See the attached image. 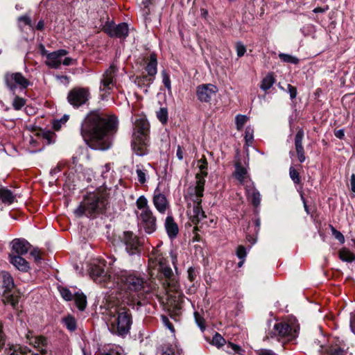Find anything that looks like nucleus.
<instances>
[{
  "instance_id": "nucleus-1",
  "label": "nucleus",
  "mask_w": 355,
  "mask_h": 355,
  "mask_svg": "<svg viewBox=\"0 0 355 355\" xmlns=\"http://www.w3.org/2000/svg\"><path fill=\"white\" fill-rule=\"evenodd\" d=\"M117 128L118 120L116 116L93 111L83 120L80 133L91 148L105 150L111 146L110 135L114 134Z\"/></svg>"
},
{
  "instance_id": "nucleus-2",
  "label": "nucleus",
  "mask_w": 355,
  "mask_h": 355,
  "mask_svg": "<svg viewBox=\"0 0 355 355\" xmlns=\"http://www.w3.org/2000/svg\"><path fill=\"white\" fill-rule=\"evenodd\" d=\"M149 266L156 268L164 278V286L168 292H175L177 295L171 296L168 300V311L174 315H178L182 308V297L178 293L180 284L177 275L174 274L168 264V261L164 257L163 253L157 246L153 248L149 257Z\"/></svg>"
},
{
  "instance_id": "nucleus-3",
  "label": "nucleus",
  "mask_w": 355,
  "mask_h": 355,
  "mask_svg": "<svg viewBox=\"0 0 355 355\" xmlns=\"http://www.w3.org/2000/svg\"><path fill=\"white\" fill-rule=\"evenodd\" d=\"M112 285L123 291L127 295L150 293L155 286L146 280L144 275L135 270L121 268L113 270Z\"/></svg>"
},
{
  "instance_id": "nucleus-4",
  "label": "nucleus",
  "mask_w": 355,
  "mask_h": 355,
  "mask_svg": "<svg viewBox=\"0 0 355 355\" xmlns=\"http://www.w3.org/2000/svg\"><path fill=\"white\" fill-rule=\"evenodd\" d=\"M204 186L205 181L201 179L198 181L197 185L189 189L187 195L189 200L187 215L189 220L194 225L198 224L202 219L206 217L201 206Z\"/></svg>"
},
{
  "instance_id": "nucleus-5",
  "label": "nucleus",
  "mask_w": 355,
  "mask_h": 355,
  "mask_svg": "<svg viewBox=\"0 0 355 355\" xmlns=\"http://www.w3.org/2000/svg\"><path fill=\"white\" fill-rule=\"evenodd\" d=\"M136 205L140 211L137 214L138 225L147 234L153 233L157 229V219L150 209L147 198L144 196H139Z\"/></svg>"
},
{
  "instance_id": "nucleus-6",
  "label": "nucleus",
  "mask_w": 355,
  "mask_h": 355,
  "mask_svg": "<svg viewBox=\"0 0 355 355\" xmlns=\"http://www.w3.org/2000/svg\"><path fill=\"white\" fill-rule=\"evenodd\" d=\"M106 204V199L102 194L89 193L75 209L74 214L78 217L83 215L93 216L102 212L105 208Z\"/></svg>"
},
{
  "instance_id": "nucleus-7",
  "label": "nucleus",
  "mask_w": 355,
  "mask_h": 355,
  "mask_svg": "<svg viewBox=\"0 0 355 355\" xmlns=\"http://www.w3.org/2000/svg\"><path fill=\"white\" fill-rule=\"evenodd\" d=\"M132 323L130 309L125 306L116 307L110 318V330L113 334L123 336L129 332Z\"/></svg>"
},
{
  "instance_id": "nucleus-8",
  "label": "nucleus",
  "mask_w": 355,
  "mask_h": 355,
  "mask_svg": "<svg viewBox=\"0 0 355 355\" xmlns=\"http://www.w3.org/2000/svg\"><path fill=\"white\" fill-rule=\"evenodd\" d=\"M89 275L92 279L99 284H103L105 286L112 288L113 281V271L108 272L105 270V261H99L98 264H92L90 267Z\"/></svg>"
},
{
  "instance_id": "nucleus-9",
  "label": "nucleus",
  "mask_w": 355,
  "mask_h": 355,
  "mask_svg": "<svg viewBox=\"0 0 355 355\" xmlns=\"http://www.w3.org/2000/svg\"><path fill=\"white\" fill-rule=\"evenodd\" d=\"M117 72L118 69L112 64L103 73L99 87L100 91L104 93L103 96L109 94L116 86Z\"/></svg>"
},
{
  "instance_id": "nucleus-10",
  "label": "nucleus",
  "mask_w": 355,
  "mask_h": 355,
  "mask_svg": "<svg viewBox=\"0 0 355 355\" xmlns=\"http://www.w3.org/2000/svg\"><path fill=\"white\" fill-rule=\"evenodd\" d=\"M3 79L6 86L12 92L17 88L25 89L31 85V82L20 72H7Z\"/></svg>"
},
{
  "instance_id": "nucleus-11",
  "label": "nucleus",
  "mask_w": 355,
  "mask_h": 355,
  "mask_svg": "<svg viewBox=\"0 0 355 355\" xmlns=\"http://www.w3.org/2000/svg\"><path fill=\"white\" fill-rule=\"evenodd\" d=\"M89 96L90 94L88 89L75 87L69 91L67 96V100L73 107H79L86 103Z\"/></svg>"
},
{
  "instance_id": "nucleus-12",
  "label": "nucleus",
  "mask_w": 355,
  "mask_h": 355,
  "mask_svg": "<svg viewBox=\"0 0 355 355\" xmlns=\"http://www.w3.org/2000/svg\"><path fill=\"white\" fill-rule=\"evenodd\" d=\"M296 331L286 322H277L275 324L271 332V337H278L279 338H286L288 340H292L296 336Z\"/></svg>"
},
{
  "instance_id": "nucleus-13",
  "label": "nucleus",
  "mask_w": 355,
  "mask_h": 355,
  "mask_svg": "<svg viewBox=\"0 0 355 355\" xmlns=\"http://www.w3.org/2000/svg\"><path fill=\"white\" fill-rule=\"evenodd\" d=\"M121 241L125 246V250L130 255L139 253L140 243L138 237L132 232L127 231L121 236Z\"/></svg>"
},
{
  "instance_id": "nucleus-14",
  "label": "nucleus",
  "mask_w": 355,
  "mask_h": 355,
  "mask_svg": "<svg viewBox=\"0 0 355 355\" xmlns=\"http://www.w3.org/2000/svg\"><path fill=\"white\" fill-rule=\"evenodd\" d=\"M218 92V88L213 84H202L196 87L198 99L202 103H208Z\"/></svg>"
},
{
  "instance_id": "nucleus-15",
  "label": "nucleus",
  "mask_w": 355,
  "mask_h": 355,
  "mask_svg": "<svg viewBox=\"0 0 355 355\" xmlns=\"http://www.w3.org/2000/svg\"><path fill=\"white\" fill-rule=\"evenodd\" d=\"M104 31L110 37L125 38L128 35V26L125 23L116 25L113 23H107L103 27Z\"/></svg>"
},
{
  "instance_id": "nucleus-16",
  "label": "nucleus",
  "mask_w": 355,
  "mask_h": 355,
  "mask_svg": "<svg viewBox=\"0 0 355 355\" xmlns=\"http://www.w3.org/2000/svg\"><path fill=\"white\" fill-rule=\"evenodd\" d=\"M153 203L157 211L162 214H164L169 208V202L166 196L161 193L158 187L154 191Z\"/></svg>"
},
{
  "instance_id": "nucleus-17",
  "label": "nucleus",
  "mask_w": 355,
  "mask_h": 355,
  "mask_svg": "<svg viewBox=\"0 0 355 355\" xmlns=\"http://www.w3.org/2000/svg\"><path fill=\"white\" fill-rule=\"evenodd\" d=\"M28 344L33 346L41 354H46L48 352V341L47 339L42 336H34L31 333L26 335Z\"/></svg>"
},
{
  "instance_id": "nucleus-18",
  "label": "nucleus",
  "mask_w": 355,
  "mask_h": 355,
  "mask_svg": "<svg viewBox=\"0 0 355 355\" xmlns=\"http://www.w3.org/2000/svg\"><path fill=\"white\" fill-rule=\"evenodd\" d=\"M67 54L64 49L58 50L47 54L46 64L50 68L58 69L62 63V59Z\"/></svg>"
},
{
  "instance_id": "nucleus-19",
  "label": "nucleus",
  "mask_w": 355,
  "mask_h": 355,
  "mask_svg": "<svg viewBox=\"0 0 355 355\" xmlns=\"http://www.w3.org/2000/svg\"><path fill=\"white\" fill-rule=\"evenodd\" d=\"M304 137V132L302 128H299L295 136V149L297 155L298 160L302 163L306 159L304 148L302 141Z\"/></svg>"
},
{
  "instance_id": "nucleus-20",
  "label": "nucleus",
  "mask_w": 355,
  "mask_h": 355,
  "mask_svg": "<svg viewBox=\"0 0 355 355\" xmlns=\"http://www.w3.org/2000/svg\"><path fill=\"white\" fill-rule=\"evenodd\" d=\"M149 123L146 119L140 118L136 120L135 123V128L133 132V137H147L148 138L149 133Z\"/></svg>"
},
{
  "instance_id": "nucleus-21",
  "label": "nucleus",
  "mask_w": 355,
  "mask_h": 355,
  "mask_svg": "<svg viewBox=\"0 0 355 355\" xmlns=\"http://www.w3.org/2000/svg\"><path fill=\"white\" fill-rule=\"evenodd\" d=\"M148 138L138 137L134 138L132 143L135 153L139 156H143L148 153Z\"/></svg>"
},
{
  "instance_id": "nucleus-22",
  "label": "nucleus",
  "mask_w": 355,
  "mask_h": 355,
  "mask_svg": "<svg viewBox=\"0 0 355 355\" xmlns=\"http://www.w3.org/2000/svg\"><path fill=\"white\" fill-rule=\"evenodd\" d=\"M164 227L167 235L171 239H174L177 237L179 233V227L171 215H168L166 218Z\"/></svg>"
},
{
  "instance_id": "nucleus-23",
  "label": "nucleus",
  "mask_w": 355,
  "mask_h": 355,
  "mask_svg": "<svg viewBox=\"0 0 355 355\" xmlns=\"http://www.w3.org/2000/svg\"><path fill=\"white\" fill-rule=\"evenodd\" d=\"M12 248L16 255H24L28 252L30 244L24 239H15L12 241Z\"/></svg>"
},
{
  "instance_id": "nucleus-24",
  "label": "nucleus",
  "mask_w": 355,
  "mask_h": 355,
  "mask_svg": "<svg viewBox=\"0 0 355 355\" xmlns=\"http://www.w3.org/2000/svg\"><path fill=\"white\" fill-rule=\"evenodd\" d=\"M21 256L10 254V261L19 270L26 272L30 268L29 263Z\"/></svg>"
},
{
  "instance_id": "nucleus-25",
  "label": "nucleus",
  "mask_w": 355,
  "mask_h": 355,
  "mask_svg": "<svg viewBox=\"0 0 355 355\" xmlns=\"http://www.w3.org/2000/svg\"><path fill=\"white\" fill-rule=\"evenodd\" d=\"M151 168L150 164H147L146 166L142 164H137L136 166L137 180L141 184H144L147 182L149 177V169Z\"/></svg>"
},
{
  "instance_id": "nucleus-26",
  "label": "nucleus",
  "mask_w": 355,
  "mask_h": 355,
  "mask_svg": "<svg viewBox=\"0 0 355 355\" xmlns=\"http://www.w3.org/2000/svg\"><path fill=\"white\" fill-rule=\"evenodd\" d=\"M157 56L155 53H151L150 55L146 67L145 68V69L148 73L147 75H149V76L155 78V76L157 73Z\"/></svg>"
},
{
  "instance_id": "nucleus-27",
  "label": "nucleus",
  "mask_w": 355,
  "mask_h": 355,
  "mask_svg": "<svg viewBox=\"0 0 355 355\" xmlns=\"http://www.w3.org/2000/svg\"><path fill=\"white\" fill-rule=\"evenodd\" d=\"M248 197L251 200L254 207H258L261 202V195L254 187H248L246 189Z\"/></svg>"
},
{
  "instance_id": "nucleus-28",
  "label": "nucleus",
  "mask_w": 355,
  "mask_h": 355,
  "mask_svg": "<svg viewBox=\"0 0 355 355\" xmlns=\"http://www.w3.org/2000/svg\"><path fill=\"white\" fill-rule=\"evenodd\" d=\"M155 78L149 76V75H143L141 76L137 77L135 79V83L139 87H145V92H148V88L151 84H153Z\"/></svg>"
},
{
  "instance_id": "nucleus-29",
  "label": "nucleus",
  "mask_w": 355,
  "mask_h": 355,
  "mask_svg": "<svg viewBox=\"0 0 355 355\" xmlns=\"http://www.w3.org/2000/svg\"><path fill=\"white\" fill-rule=\"evenodd\" d=\"M0 199L3 203L10 205L12 204L15 199V196L13 195L12 191L5 187L0 188Z\"/></svg>"
},
{
  "instance_id": "nucleus-30",
  "label": "nucleus",
  "mask_w": 355,
  "mask_h": 355,
  "mask_svg": "<svg viewBox=\"0 0 355 355\" xmlns=\"http://www.w3.org/2000/svg\"><path fill=\"white\" fill-rule=\"evenodd\" d=\"M1 276L2 278L3 286L6 291H10L15 286L12 277L6 271L1 272Z\"/></svg>"
},
{
  "instance_id": "nucleus-31",
  "label": "nucleus",
  "mask_w": 355,
  "mask_h": 355,
  "mask_svg": "<svg viewBox=\"0 0 355 355\" xmlns=\"http://www.w3.org/2000/svg\"><path fill=\"white\" fill-rule=\"evenodd\" d=\"M235 178L241 182L243 183L247 178V169L243 167L239 162L235 164Z\"/></svg>"
},
{
  "instance_id": "nucleus-32",
  "label": "nucleus",
  "mask_w": 355,
  "mask_h": 355,
  "mask_svg": "<svg viewBox=\"0 0 355 355\" xmlns=\"http://www.w3.org/2000/svg\"><path fill=\"white\" fill-rule=\"evenodd\" d=\"M73 299H74L75 303L79 310L83 311L85 309L87 306V297L83 293H76L73 295Z\"/></svg>"
},
{
  "instance_id": "nucleus-33",
  "label": "nucleus",
  "mask_w": 355,
  "mask_h": 355,
  "mask_svg": "<svg viewBox=\"0 0 355 355\" xmlns=\"http://www.w3.org/2000/svg\"><path fill=\"white\" fill-rule=\"evenodd\" d=\"M339 257L343 261L352 262L355 261V254L346 248L339 251Z\"/></svg>"
},
{
  "instance_id": "nucleus-34",
  "label": "nucleus",
  "mask_w": 355,
  "mask_h": 355,
  "mask_svg": "<svg viewBox=\"0 0 355 355\" xmlns=\"http://www.w3.org/2000/svg\"><path fill=\"white\" fill-rule=\"evenodd\" d=\"M274 83V77L272 74L269 73L261 81L260 87L261 89L267 91L268 89L272 87Z\"/></svg>"
},
{
  "instance_id": "nucleus-35",
  "label": "nucleus",
  "mask_w": 355,
  "mask_h": 355,
  "mask_svg": "<svg viewBox=\"0 0 355 355\" xmlns=\"http://www.w3.org/2000/svg\"><path fill=\"white\" fill-rule=\"evenodd\" d=\"M62 322L65 327L69 330V331H74L76 329V319L71 316L68 315L62 319Z\"/></svg>"
},
{
  "instance_id": "nucleus-36",
  "label": "nucleus",
  "mask_w": 355,
  "mask_h": 355,
  "mask_svg": "<svg viewBox=\"0 0 355 355\" xmlns=\"http://www.w3.org/2000/svg\"><path fill=\"white\" fill-rule=\"evenodd\" d=\"M3 302L6 304H10L13 308H15L19 303V296L11 294L5 295Z\"/></svg>"
},
{
  "instance_id": "nucleus-37",
  "label": "nucleus",
  "mask_w": 355,
  "mask_h": 355,
  "mask_svg": "<svg viewBox=\"0 0 355 355\" xmlns=\"http://www.w3.org/2000/svg\"><path fill=\"white\" fill-rule=\"evenodd\" d=\"M199 168L200 171V173L196 174V184H198V181L200 180L201 179H202L205 182V178L207 175V172L206 171L207 168V162L206 159L204 160L203 164H200Z\"/></svg>"
},
{
  "instance_id": "nucleus-38",
  "label": "nucleus",
  "mask_w": 355,
  "mask_h": 355,
  "mask_svg": "<svg viewBox=\"0 0 355 355\" xmlns=\"http://www.w3.org/2000/svg\"><path fill=\"white\" fill-rule=\"evenodd\" d=\"M279 57L284 62L292 64H297L299 62V59L289 54L280 53L279 55Z\"/></svg>"
},
{
  "instance_id": "nucleus-39",
  "label": "nucleus",
  "mask_w": 355,
  "mask_h": 355,
  "mask_svg": "<svg viewBox=\"0 0 355 355\" xmlns=\"http://www.w3.org/2000/svg\"><path fill=\"white\" fill-rule=\"evenodd\" d=\"M236 125L238 130H241L245 123L248 121V118L245 115L238 114L236 116Z\"/></svg>"
},
{
  "instance_id": "nucleus-40",
  "label": "nucleus",
  "mask_w": 355,
  "mask_h": 355,
  "mask_svg": "<svg viewBox=\"0 0 355 355\" xmlns=\"http://www.w3.org/2000/svg\"><path fill=\"white\" fill-rule=\"evenodd\" d=\"M157 116L162 123H166L168 121L167 109L165 107L160 108V110L157 112Z\"/></svg>"
},
{
  "instance_id": "nucleus-41",
  "label": "nucleus",
  "mask_w": 355,
  "mask_h": 355,
  "mask_svg": "<svg viewBox=\"0 0 355 355\" xmlns=\"http://www.w3.org/2000/svg\"><path fill=\"white\" fill-rule=\"evenodd\" d=\"M103 355H123V349L119 346H112Z\"/></svg>"
},
{
  "instance_id": "nucleus-42",
  "label": "nucleus",
  "mask_w": 355,
  "mask_h": 355,
  "mask_svg": "<svg viewBox=\"0 0 355 355\" xmlns=\"http://www.w3.org/2000/svg\"><path fill=\"white\" fill-rule=\"evenodd\" d=\"M289 175L295 184L300 183V177L298 171L293 166L289 168Z\"/></svg>"
},
{
  "instance_id": "nucleus-43",
  "label": "nucleus",
  "mask_w": 355,
  "mask_h": 355,
  "mask_svg": "<svg viewBox=\"0 0 355 355\" xmlns=\"http://www.w3.org/2000/svg\"><path fill=\"white\" fill-rule=\"evenodd\" d=\"M25 100L23 98L15 96L12 102V107L16 110H19L25 105Z\"/></svg>"
},
{
  "instance_id": "nucleus-44",
  "label": "nucleus",
  "mask_w": 355,
  "mask_h": 355,
  "mask_svg": "<svg viewBox=\"0 0 355 355\" xmlns=\"http://www.w3.org/2000/svg\"><path fill=\"white\" fill-rule=\"evenodd\" d=\"M59 291L60 295L66 301H71L73 299V295L68 288L62 287Z\"/></svg>"
},
{
  "instance_id": "nucleus-45",
  "label": "nucleus",
  "mask_w": 355,
  "mask_h": 355,
  "mask_svg": "<svg viewBox=\"0 0 355 355\" xmlns=\"http://www.w3.org/2000/svg\"><path fill=\"white\" fill-rule=\"evenodd\" d=\"M225 343V340L218 333H216L213 337L212 344L217 347L224 345Z\"/></svg>"
},
{
  "instance_id": "nucleus-46",
  "label": "nucleus",
  "mask_w": 355,
  "mask_h": 355,
  "mask_svg": "<svg viewBox=\"0 0 355 355\" xmlns=\"http://www.w3.org/2000/svg\"><path fill=\"white\" fill-rule=\"evenodd\" d=\"M161 75L162 77L163 84L168 90H170L171 89V85L169 75L165 70L162 71Z\"/></svg>"
},
{
  "instance_id": "nucleus-47",
  "label": "nucleus",
  "mask_w": 355,
  "mask_h": 355,
  "mask_svg": "<svg viewBox=\"0 0 355 355\" xmlns=\"http://www.w3.org/2000/svg\"><path fill=\"white\" fill-rule=\"evenodd\" d=\"M245 139L248 145L252 144L253 140V130L250 127H247L245 131Z\"/></svg>"
},
{
  "instance_id": "nucleus-48",
  "label": "nucleus",
  "mask_w": 355,
  "mask_h": 355,
  "mask_svg": "<svg viewBox=\"0 0 355 355\" xmlns=\"http://www.w3.org/2000/svg\"><path fill=\"white\" fill-rule=\"evenodd\" d=\"M331 232H332V234L334 235V236L340 243H345V237H344V236L343 235V234L340 232H339L337 230H336L333 226H331Z\"/></svg>"
},
{
  "instance_id": "nucleus-49",
  "label": "nucleus",
  "mask_w": 355,
  "mask_h": 355,
  "mask_svg": "<svg viewBox=\"0 0 355 355\" xmlns=\"http://www.w3.org/2000/svg\"><path fill=\"white\" fill-rule=\"evenodd\" d=\"M236 51L238 57H242L246 52V48L241 42H237L236 44Z\"/></svg>"
},
{
  "instance_id": "nucleus-50",
  "label": "nucleus",
  "mask_w": 355,
  "mask_h": 355,
  "mask_svg": "<svg viewBox=\"0 0 355 355\" xmlns=\"http://www.w3.org/2000/svg\"><path fill=\"white\" fill-rule=\"evenodd\" d=\"M6 341V336L3 330V324L0 322V351L3 348Z\"/></svg>"
},
{
  "instance_id": "nucleus-51",
  "label": "nucleus",
  "mask_w": 355,
  "mask_h": 355,
  "mask_svg": "<svg viewBox=\"0 0 355 355\" xmlns=\"http://www.w3.org/2000/svg\"><path fill=\"white\" fill-rule=\"evenodd\" d=\"M236 256L240 259H245L246 257V250L244 246L239 245L236 250Z\"/></svg>"
},
{
  "instance_id": "nucleus-52",
  "label": "nucleus",
  "mask_w": 355,
  "mask_h": 355,
  "mask_svg": "<svg viewBox=\"0 0 355 355\" xmlns=\"http://www.w3.org/2000/svg\"><path fill=\"white\" fill-rule=\"evenodd\" d=\"M288 92L290 94V97L291 99H294L297 96V89L295 87L288 84L287 85Z\"/></svg>"
},
{
  "instance_id": "nucleus-53",
  "label": "nucleus",
  "mask_w": 355,
  "mask_h": 355,
  "mask_svg": "<svg viewBox=\"0 0 355 355\" xmlns=\"http://www.w3.org/2000/svg\"><path fill=\"white\" fill-rule=\"evenodd\" d=\"M162 320L164 324L168 327L172 332L174 331V328L171 322L169 321L168 318L166 316L162 315Z\"/></svg>"
},
{
  "instance_id": "nucleus-54",
  "label": "nucleus",
  "mask_w": 355,
  "mask_h": 355,
  "mask_svg": "<svg viewBox=\"0 0 355 355\" xmlns=\"http://www.w3.org/2000/svg\"><path fill=\"white\" fill-rule=\"evenodd\" d=\"M188 278L191 282H193L196 277V273L194 268L189 267L188 270Z\"/></svg>"
},
{
  "instance_id": "nucleus-55",
  "label": "nucleus",
  "mask_w": 355,
  "mask_h": 355,
  "mask_svg": "<svg viewBox=\"0 0 355 355\" xmlns=\"http://www.w3.org/2000/svg\"><path fill=\"white\" fill-rule=\"evenodd\" d=\"M227 351L230 352L231 350L234 352H238L239 350H240V347L237 345L233 344L232 343H228V344L226 346Z\"/></svg>"
},
{
  "instance_id": "nucleus-56",
  "label": "nucleus",
  "mask_w": 355,
  "mask_h": 355,
  "mask_svg": "<svg viewBox=\"0 0 355 355\" xmlns=\"http://www.w3.org/2000/svg\"><path fill=\"white\" fill-rule=\"evenodd\" d=\"M195 318H196V321L198 324V325L199 326V327L203 330L205 329V325H204V320L203 318H202L198 313H195Z\"/></svg>"
},
{
  "instance_id": "nucleus-57",
  "label": "nucleus",
  "mask_w": 355,
  "mask_h": 355,
  "mask_svg": "<svg viewBox=\"0 0 355 355\" xmlns=\"http://www.w3.org/2000/svg\"><path fill=\"white\" fill-rule=\"evenodd\" d=\"M346 352L340 347L334 348L331 350V355H346Z\"/></svg>"
},
{
  "instance_id": "nucleus-58",
  "label": "nucleus",
  "mask_w": 355,
  "mask_h": 355,
  "mask_svg": "<svg viewBox=\"0 0 355 355\" xmlns=\"http://www.w3.org/2000/svg\"><path fill=\"white\" fill-rule=\"evenodd\" d=\"M183 155H184L183 148L180 146H178V148H177V152H176V156L179 160L183 159V157H184Z\"/></svg>"
},
{
  "instance_id": "nucleus-59",
  "label": "nucleus",
  "mask_w": 355,
  "mask_h": 355,
  "mask_svg": "<svg viewBox=\"0 0 355 355\" xmlns=\"http://www.w3.org/2000/svg\"><path fill=\"white\" fill-rule=\"evenodd\" d=\"M19 21L24 23L25 25L31 24V19L27 16H21L19 17Z\"/></svg>"
},
{
  "instance_id": "nucleus-60",
  "label": "nucleus",
  "mask_w": 355,
  "mask_h": 355,
  "mask_svg": "<svg viewBox=\"0 0 355 355\" xmlns=\"http://www.w3.org/2000/svg\"><path fill=\"white\" fill-rule=\"evenodd\" d=\"M259 355H276L272 350L262 349L259 352Z\"/></svg>"
},
{
  "instance_id": "nucleus-61",
  "label": "nucleus",
  "mask_w": 355,
  "mask_h": 355,
  "mask_svg": "<svg viewBox=\"0 0 355 355\" xmlns=\"http://www.w3.org/2000/svg\"><path fill=\"white\" fill-rule=\"evenodd\" d=\"M350 189L351 191L355 193V174L353 173L350 178Z\"/></svg>"
},
{
  "instance_id": "nucleus-62",
  "label": "nucleus",
  "mask_w": 355,
  "mask_h": 355,
  "mask_svg": "<svg viewBox=\"0 0 355 355\" xmlns=\"http://www.w3.org/2000/svg\"><path fill=\"white\" fill-rule=\"evenodd\" d=\"M350 328L352 332L355 334V311L354 313L351 316Z\"/></svg>"
},
{
  "instance_id": "nucleus-63",
  "label": "nucleus",
  "mask_w": 355,
  "mask_h": 355,
  "mask_svg": "<svg viewBox=\"0 0 355 355\" xmlns=\"http://www.w3.org/2000/svg\"><path fill=\"white\" fill-rule=\"evenodd\" d=\"M334 135L335 136L338 138V139H343L344 136H345V132H344V130L343 129H340V130H336L335 132H334Z\"/></svg>"
},
{
  "instance_id": "nucleus-64",
  "label": "nucleus",
  "mask_w": 355,
  "mask_h": 355,
  "mask_svg": "<svg viewBox=\"0 0 355 355\" xmlns=\"http://www.w3.org/2000/svg\"><path fill=\"white\" fill-rule=\"evenodd\" d=\"M162 355H174V351L171 347H167L163 352Z\"/></svg>"
}]
</instances>
